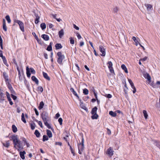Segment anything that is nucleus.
I'll return each mask as SVG.
<instances>
[{"label": "nucleus", "instance_id": "obj_1", "mask_svg": "<svg viewBox=\"0 0 160 160\" xmlns=\"http://www.w3.org/2000/svg\"><path fill=\"white\" fill-rule=\"evenodd\" d=\"M12 138L13 141L15 148H16V147H17L19 148L22 149L23 148L22 144L21 143L20 141L18 139L17 136H13L12 137Z\"/></svg>", "mask_w": 160, "mask_h": 160}, {"label": "nucleus", "instance_id": "obj_2", "mask_svg": "<svg viewBox=\"0 0 160 160\" xmlns=\"http://www.w3.org/2000/svg\"><path fill=\"white\" fill-rule=\"evenodd\" d=\"M57 55L58 57L57 61V62L59 64L62 65L63 64L62 61L65 58V56L62 54L61 52H58Z\"/></svg>", "mask_w": 160, "mask_h": 160}, {"label": "nucleus", "instance_id": "obj_3", "mask_svg": "<svg viewBox=\"0 0 160 160\" xmlns=\"http://www.w3.org/2000/svg\"><path fill=\"white\" fill-rule=\"evenodd\" d=\"M84 139L83 136H82V141L78 145V153L79 154H82V152L84 150Z\"/></svg>", "mask_w": 160, "mask_h": 160}, {"label": "nucleus", "instance_id": "obj_4", "mask_svg": "<svg viewBox=\"0 0 160 160\" xmlns=\"http://www.w3.org/2000/svg\"><path fill=\"white\" fill-rule=\"evenodd\" d=\"M14 23H17L19 25L20 29L22 32L24 31V24L23 22L16 19H14ZM13 25H15V24L14 23Z\"/></svg>", "mask_w": 160, "mask_h": 160}, {"label": "nucleus", "instance_id": "obj_5", "mask_svg": "<svg viewBox=\"0 0 160 160\" xmlns=\"http://www.w3.org/2000/svg\"><path fill=\"white\" fill-rule=\"evenodd\" d=\"M31 72L33 74H35L36 73L35 71L33 68H29L28 66L26 67V74L28 77L29 78L31 76Z\"/></svg>", "mask_w": 160, "mask_h": 160}, {"label": "nucleus", "instance_id": "obj_6", "mask_svg": "<svg viewBox=\"0 0 160 160\" xmlns=\"http://www.w3.org/2000/svg\"><path fill=\"white\" fill-rule=\"evenodd\" d=\"M42 120H48L49 116L48 113L45 111L43 112L41 114Z\"/></svg>", "mask_w": 160, "mask_h": 160}, {"label": "nucleus", "instance_id": "obj_7", "mask_svg": "<svg viewBox=\"0 0 160 160\" xmlns=\"http://www.w3.org/2000/svg\"><path fill=\"white\" fill-rule=\"evenodd\" d=\"M108 67L110 72L111 73H114V71L112 67L113 65L112 62L110 61H108Z\"/></svg>", "mask_w": 160, "mask_h": 160}, {"label": "nucleus", "instance_id": "obj_8", "mask_svg": "<svg viewBox=\"0 0 160 160\" xmlns=\"http://www.w3.org/2000/svg\"><path fill=\"white\" fill-rule=\"evenodd\" d=\"M113 150L111 147H110L107 149L106 153L108 156L111 157L113 155Z\"/></svg>", "mask_w": 160, "mask_h": 160}, {"label": "nucleus", "instance_id": "obj_9", "mask_svg": "<svg viewBox=\"0 0 160 160\" xmlns=\"http://www.w3.org/2000/svg\"><path fill=\"white\" fill-rule=\"evenodd\" d=\"M128 81L129 84L131 85V87L132 89H133V92L134 93H135L136 91V89L132 80L131 79L128 78Z\"/></svg>", "mask_w": 160, "mask_h": 160}, {"label": "nucleus", "instance_id": "obj_10", "mask_svg": "<svg viewBox=\"0 0 160 160\" xmlns=\"http://www.w3.org/2000/svg\"><path fill=\"white\" fill-rule=\"evenodd\" d=\"M99 50L100 52L102 53L101 55L103 57L105 56L106 54L105 50L103 47L102 46H100L99 47Z\"/></svg>", "mask_w": 160, "mask_h": 160}, {"label": "nucleus", "instance_id": "obj_11", "mask_svg": "<svg viewBox=\"0 0 160 160\" xmlns=\"http://www.w3.org/2000/svg\"><path fill=\"white\" fill-rule=\"evenodd\" d=\"M70 91L71 92H72V93L77 98V99L80 102H81V99L79 98L78 95L76 92L74 90V89L72 88H70Z\"/></svg>", "mask_w": 160, "mask_h": 160}, {"label": "nucleus", "instance_id": "obj_12", "mask_svg": "<svg viewBox=\"0 0 160 160\" xmlns=\"http://www.w3.org/2000/svg\"><path fill=\"white\" fill-rule=\"evenodd\" d=\"M3 76L4 79H5L6 83H7L8 82L9 80L8 74L6 72H3Z\"/></svg>", "mask_w": 160, "mask_h": 160}, {"label": "nucleus", "instance_id": "obj_13", "mask_svg": "<svg viewBox=\"0 0 160 160\" xmlns=\"http://www.w3.org/2000/svg\"><path fill=\"white\" fill-rule=\"evenodd\" d=\"M145 6L147 8V10L148 11H149L150 10H152L153 9L152 6L149 4H145Z\"/></svg>", "mask_w": 160, "mask_h": 160}, {"label": "nucleus", "instance_id": "obj_14", "mask_svg": "<svg viewBox=\"0 0 160 160\" xmlns=\"http://www.w3.org/2000/svg\"><path fill=\"white\" fill-rule=\"evenodd\" d=\"M42 74L43 77L46 79L47 80L49 81L50 80V77L48 76V74L44 72H43Z\"/></svg>", "mask_w": 160, "mask_h": 160}, {"label": "nucleus", "instance_id": "obj_15", "mask_svg": "<svg viewBox=\"0 0 160 160\" xmlns=\"http://www.w3.org/2000/svg\"><path fill=\"white\" fill-rule=\"evenodd\" d=\"M1 91V90H0ZM5 95L2 92L0 91V101H3L5 100Z\"/></svg>", "mask_w": 160, "mask_h": 160}, {"label": "nucleus", "instance_id": "obj_16", "mask_svg": "<svg viewBox=\"0 0 160 160\" xmlns=\"http://www.w3.org/2000/svg\"><path fill=\"white\" fill-rule=\"evenodd\" d=\"M41 37L45 41H48L49 40V37L47 35L44 34L41 36Z\"/></svg>", "mask_w": 160, "mask_h": 160}, {"label": "nucleus", "instance_id": "obj_17", "mask_svg": "<svg viewBox=\"0 0 160 160\" xmlns=\"http://www.w3.org/2000/svg\"><path fill=\"white\" fill-rule=\"evenodd\" d=\"M32 80L36 84L38 85L39 83L38 80L35 76H32L31 77Z\"/></svg>", "mask_w": 160, "mask_h": 160}, {"label": "nucleus", "instance_id": "obj_18", "mask_svg": "<svg viewBox=\"0 0 160 160\" xmlns=\"http://www.w3.org/2000/svg\"><path fill=\"white\" fill-rule=\"evenodd\" d=\"M64 34V31L63 29H62L58 32V35L59 38H61L63 36Z\"/></svg>", "mask_w": 160, "mask_h": 160}, {"label": "nucleus", "instance_id": "obj_19", "mask_svg": "<svg viewBox=\"0 0 160 160\" xmlns=\"http://www.w3.org/2000/svg\"><path fill=\"white\" fill-rule=\"evenodd\" d=\"M53 43L52 42L50 43L49 45L48 46L47 48V50L49 51H51L52 50V45Z\"/></svg>", "mask_w": 160, "mask_h": 160}, {"label": "nucleus", "instance_id": "obj_20", "mask_svg": "<svg viewBox=\"0 0 160 160\" xmlns=\"http://www.w3.org/2000/svg\"><path fill=\"white\" fill-rule=\"evenodd\" d=\"M2 28L5 31H7V28L6 26L5 21L4 19H3Z\"/></svg>", "mask_w": 160, "mask_h": 160}, {"label": "nucleus", "instance_id": "obj_21", "mask_svg": "<svg viewBox=\"0 0 160 160\" xmlns=\"http://www.w3.org/2000/svg\"><path fill=\"white\" fill-rule=\"evenodd\" d=\"M154 144L160 149V142L156 140H154Z\"/></svg>", "mask_w": 160, "mask_h": 160}, {"label": "nucleus", "instance_id": "obj_22", "mask_svg": "<svg viewBox=\"0 0 160 160\" xmlns=\"http://www.w3.org/2000/svg\"><path fill=\"white\" fill-rule=\"evenodd\" d=\"M55 47L56 49H59L62 48V47L60 43H57L55 45Z\"/></svg>", "mask_w": 160, "mask_h": 160}, {"label": "nucleus", "instance_id": "obj_23", "mask_svg": "<svg viewBox=\"0 0 160 160\" xmlns=\"http://www.w3.org/2000/svg\"><path fill=\"white\" fill-rule=\"evenodd\" d=\"M144 77L146 78L149 81H151V78L149 74L147 73L144 75Z\"/></svg>", "mask_w": 160, "mask_h": 160}, {"label": "nucleus", "instance_id": "obj_24", "mask_svg": "<svg viewBox=\"0 0 160 160\" xmlns=\"http://www.w3.org/2000/svg\"><path fill=\"white\" fill-rule=\"evenodd\" d=\"M98 110V108L96 107H95L94 108H92L91 111V114H97V111Z\"/></svg>", "mask_w": 160, "mask_h": 160}, {"label": "nucleus", "instance_id": "obj_25", "mask_svg": "<svg viewBox=\"0 0 160 160\" xmlns=\"http://www.w3.org/2000/svg\"><path fill=\"white\" fill-rule=\"evenodd\" d=\"M26 153L25 151H23L22 152H20V155L21 158L22 159H25L24 154Z\"/></svg>", "mask_w": 160, "mask_h": 160}, {"label": "nucleus", "instance_id": "obj_26", "mask_svg": "<svg viewBox=\"0 0 160 160\" xmlns=\"http://www.w3.org/2000/svg\"><path fill=\"white\" fill-rule=\"evenodd\" d=\"M121 67L122 68L124 71L126 73H128V71L127 68L126 67V66L124 64H122L121 65Z\"/></svg>", "mask_w": 160, "mask_h": 160}, {"label": "nucleus", "instance_id": "obj_27", "mask_svg": "<svg viewBox=\"0 0 160 160\" xmlns=\"http://www.w3.org/2000/svg\"><path fill=\"white\" fill-rule=\"evenodd\" d=\"M44 121L45 125L49 129H52L50 125L47 122V121Z\"/></svg>", "mask_w": 160, "mask_h": 160}, {"label": "nucleus", "instance_id": "obj_28", "mask_svg": "<svg viewBox=\"0 0 160 160\" xmlns=\"http://www.w3.org/2000/svg\"><path fill=\"white\" fill-rule=\"evenodd\" d=\"M47 134L49 138H51L52 137V134L51 132L49 130H47Z\"/></svg>", "mask_w": 160, "mask_h": 160}, {"label": "nucleus", "instance_id": "obj_29", "mask_svg": "<svg viewBox=\"0 0 160 160\" xmlns=\"http://www.w3.org/2000/svg\"><path fill=\"white\" fill-rule=\"evenodd\" d=\"M80 106H81V107L84 110L87 111V108L84 105H83V102H82L81 101L80 102Z\"/></svg>", "mask_w": 160, "mask_h": 160}, {"label": "nucleus", "instance_id": "obj_30", "mask_svg": "<svg viewBox=\"0 0 160 160\" xmlns=\"http://www.w3.org/2000/svg\"><path fill=\"white\" fill-rule=\"evenodd\" d=\"M31 129L32 130H33L35 129V127H36V125L35 123L33 122L32 123H30Z\"/></svg>", "mask_w": 160, "mask_h": 160}, {"label": "nucleus", "instance_id": "obj_31", "mask_svg": "<svg viewBox=\"0 0 160 160\" xmlns=\"http://www.w3.org/2000/svg\"><path fill=\"white\" fill-rule=\"evenodd\" d=\"M92 115L91 116V118L92 119H97L98 117L97 114H92Z\"/></svg>", "mask_w": 160, "mask_h": 160}, {"label": "nucleus", "instance_id": "obj_32", "mask_svg": "<svg viewBox=\"0 0 160 160\" xmlns=\"http://www.w3.org/2000/svg\"><path fill=\"white\" fill-rule=\"evenodd\" d=\"M44 105V103L43 101H42L40 102L39 106L38 107V108L40 110L42 109L43 108Z\"/></svg>", "mask_w": 160, "mask_h": 160}, {"label": "nucleus", "instance_id": "obj_33", "mask_svg": "<svg viewBox=\"0 0 160 160\" xmlns=\"http://www.w3.org/2000/svg\"><path fill=\"white\" fill-rule=\"evenodd\" d=\"M119 10L118 8L117 7H115L113 9L112 12L114 13L118 12Z\"/></svg>", "mask_w": 160, "mask_h": 160}, {"label": "nucleus", "instance_id": "obj_34", "mask_svg": "<svg viewBox=\"0 0 160 160\" xmlns=\"http://www.w3.org/2000/svg\"><path fill=\"white\" fill-rule=\"evenodd\" d=\"M40 27L42 30H44L46 28V25L45 23H42L40 25Z\"/></svg>", "mask_w": 160, "mask_h": 160}, {"label": "nucleus", "instance_id": "obj_35", "mask_svg": "<svg viewBox=\"0 0 160 160\" xmlns=\"http://www.w3.org/2000/svg\"><path fill=\"white\" fill-rule=\"evenodd\" d=\"M12 130L14 132H16L17 131V129L16 126L14 125H13L12 126Z\"/></svg>", "mask_w": 160, "mask_h": 160}, {"label": "nucleus", "instance_id": "obj_36", "mask_svg": "<svg viewBox=\"0 0 160 160\" xmlns=\"http://www.w3.org/2000/svg\"><path fill=\"white\" fill-rule=\"evenodd\" d=\"M143 113L144 114V117L146 119H147L148 117V114H147L146 111L144 110L143 111Z\"/></svg>", "mask_w": 160, "mask_h": 160}, {"label": "nucleus", "instance_id": "obj_37", "mask_svg": "<svg viewBox=\"0 0 160 160\" xmlns=\"http://www.w3.org/2000/svg\"><path fill=\"white\" fill-rule=\"evenodd\" d=\"M34 134L35 135L36 137L37 138H38L40 137V133H39V131L37 130H36L35 131Z\"/></svg>", "mask_w": 160, "mask_h": 160}, {"label": "nucleus", "instance_id": "obj_38", "mask_svg": "<svg viewBox=\"0 0 160 160\" xmlns=\"http://www.w3.org/2000/svg\"><path fill=\"white\" fill-rule=\"evenodd\" d=\"M4 146L5 147L8 148L9 146L10 143L9 141H7L5 143H3Z\"/></svg>", "mask_w": 160, "mask_h": 160}, {"label": "nucleus", "instance_id": "obj_39", "mask_svg": "<svg viewBox=\"0 0 160 160\" xmlns=\"http://www.w3.org/2000/svg\"><path fill=\"white\" fill-rule=\"evenodd\" d=\"M109 114L112 117H115L116 116V113L112 111H110L109 112Z\"/></svg>", "mask_w": 160, "mask_h": 160}, {"label": "nucleus", "instance_id": "obj_40", "mask_svg": "<svg viewBox=\"0 0 160 160\" xmlns=\"http://www.w3.org/2000/svg\"><path fill=\"white\" fill-rule=\"evenodd\" d=\"M83 93L85 95H87L88 93V90L87 88H84L83 90Z\"/></svg>", "mask_w": 160, "mask_h": 160}, {"label": "nucleus", "instance_id": "obj_41", "mask_svg": "<svg viewBox=\"0 0 160 160\" xmlns=\"http://www.w3.org/2000/svg\"><path fill=\"white\" fill-rule=\"evenodd\" d=\"M5 18H6V19L7 20V21L9 23L11 22V20L10 19V17L9 15H7L5 17Z\"/></svg>", "mask_w": 160, "mask_h": 160}, {"label": "nucleus", "instance_id": "obj_42", "mask_svg": "<svg viewBox=\"0 0 160 160\" xmlns=\"http://www.w3.org/2000/svg\"><path fill=\"white\" fill-rule=\"evenodd\" d=\"M48 136H47L46 135H44L43 136V139L42 140L43 141H47L48 140Z\"/></svg>", "mask_w": 160, "mask_h": 160}, {"label": "nucleus", "instance_id": "obj_43", "mask_svg": "<svg viewBox=\"0 0 160 160\" xmlns=\"http://www.w3.org/2000/svg\"><path fill=\"white\" fill-rule=\"evenodd\" d=\"M8 83V88L10 90H12V89L13 88L11 85V84L9 82H8L7 83Z\"/></svg>", "mask_w": 160, "mask_h": 160}, {"label": "nucleus", "instance_id": "obj_44", "mask_svg": "<svg viewBox=\"0 0 160 160\" xmlns=\"http://www.w3.org/2000/svg\"><path fill=\"white\" fill-rule=\"evenodd\" d=\"M70 43L72 44H73L74 43V40L73 38L71 37L70 38Z\"/></svg>", "mask_w": 160, "mask_h": 160}, {"label": "nucleus", "instance_id": "obj_45", "mask_svg": "<svg viewBox=\"0 0 160 160\" xmlns=\"http://www.w3.org/2000/svg\"><path fill=\"white\" fill-rule=\"evenodd\" d=\"M37 90L38 91H41V92H42L43 90L41 86H39L38 87Z\"/></svg>", "mask_w": 160, "mask_h": 160}, {"label": "nucleus", "instance_id": "obj_46", "mask_svg": "<svg viewBox=\"0 0 160 160\" xmlns=\"http://www.w3.org/2000/svg\"><path fill=\"white\" fill-rule=\"evenodd\" d=\"M32 35L37 40V41H38V37L36 35L35 33V32H32Z\"/></svg>", "mask_w": 160, "mask_h": 160}, {"label": "nucleus", "instance_id": "obj_47", "mask_svg": "<svg viewBox=\"0 0 160 160\" xmlns=\"http://www.w3.org/2000/svg\"><path fill=\"white\" fill-rule=\"evenodd\" d=\"M11 97L14 100H15L17 99V97L13 94H11Z\"/></svg>", "mask_w": 160, "mask_h": 160}, {"label": "nucleus", "instance_id": "obj_48", "mask_svg": "<svg viewBox=\"0 0 160 160\" xmlns=\"http://www.w3.org/2000/svg\"><path fill=\"white\" fill-rule=\"evenodd\" d=\"M70 148L71 151L72 152V153L73 154V156H74L75 155V153H74V150L73 149V148H72L71 146H70Z\"/></svg>", "mask_w": 160, "mask_h": 160}, {"label": "nucleus", "instance_id": "obj_49", "mask_svg": "<svg viewBox=\"0 0 160 160\" xmlns=\"http://www.w3.org/2000/svg\"><path fill=\"white\" fill-rule=\"evenodd\" d=\"M40 17H38L36 18L35 20V23L36 24H37L39 22V19H40Z\"/></svg>", "mask_w": 160, "mask_h": 160}, {"label": "nucleus", "instance_id": "obj_50", "mask_svg": "<svg viewBox=\"0 0 160 160\" xmlns=\"http://www.w3.org/2000/svg\"><path fill=\"white\" fill-rule=\"evenodd\" d=\"M76 35H77V37H78V39H80L82 38V37H81V35L79 33L77 32L76 33Z\"/></svg>", "mask_w": 160, "mask_h": 160}, {"label": "nucleus", "instance_id": "obj_51", "mask_svg": "<svg viewBox=\"0 0 160 160\" xmlns=\"http://www.w3.org/2000/svg\"><path fill=\"white\" fill-rule=\"evenodd\" d=\"M60 115L59 113H58L56 114L54 118L55 119H57L58 118L60 117Z\"/></svg>", "mask_w": 160, "mask_h": 160}, {"label": "nucleus", "instance_id": "obj_52", "mask_svg": "<svg viewBox=\"0 0 160 160\" xmlns=\"http://www.w3.org/2000/svg\"><path fill=\"white\" fill-rule=\"evenodd\" d=\"M105 96L108 98H111L112 97V95L110 94H106Z\"/></svg>", "mask_w": 160, "mask_h": 160}, {"label": "nucleus", "instance_id": "obj_53", "mask_svg": "<svg viewBox=\"0 0 160 160\" xmlns=\"http://www.w3.org/2000/svg\"><path fill=\"white\" fill-rule=\"evenodd\" d=\"M34 110L35 111V114H36V115L37 116H38L39 115V113H38L37 110V109L35 108H34Z\"/></svg>", "mask_w": 160, "mask_h": 160}, {"label": "nucleus", "instance_id": "obj_54", "mask_svg": "<svg viewBox=\"0 0 160 160\" xmlns=\"http://www.w3.org/2000/svg\"><path fill=\"white\" fill-rule=\"evenodd\" d=\"M3 63H4V64H5L7 67H8L9 65L7 62L6 59L5 60V61H3Z\"/></svg>", "mask_w": 160, "mask_h": 160}, {"label": "nucleus", "instance_id": "obj_55", "mask_svg": "<svg viewBox=\"0 0 160 160\" xmlns=\"http://www.w3.org/2000/svg\"><path fill=\"white\" fill-rule=\"evenodd\" d=\"M62 143L61 142H56L55 143V145H60V146H61L62 145Z\"/></svg>", "mask_w": 160, "mask_h": 160}, {"label": "nucleus", "instance_id": "obj_56", "mask_svg": "<svg viewBox=\"0 0 160 160\" xmlns=\"http://www.w3.org/2000/svg\"><path fill=\"white\" fill-rule=\"evenodd\" d=\"M10 91L11 94H12L13 95L16 94V92H15V91L13 89H12V90H11Z\"/></svg>", "mask_w": 160, "mask_h": 160}, {"label": "nucleus", "instance_id": "obj_57", "mask_svg": "<svg viewBox=\"0 0 160 160\" xmlns=\"http://www.w3.org/2000/svg\"><path fill=\"white\" fill-rule=\"evenodd\" d=\"M73 26L74 28H75L76 30H79V28L75 24H73Z\"/></svg>", "mask_w": 160, "mask_h": 160}, {"label": "nucleus", "instance_id": "obj_58", "mask_svg": "<svg viewBox=\"0 0 160 160\" xmlns=\"http://www.w3.org/2000/svg\"><path fill=\"white\" fill-rule=\"evenodd\" d=\"M21 120H25L24 117V115L23 113H22L21 116Z\"/></svg>", "mask_w": 160, "mask_h": 160}, {"label": "nucleus", "instance_id": "obj_59", "mask_svg": "<svg viewBox=\"0 0 160 160\" xmlns=\"http://www.w3.org/2000/svg\"><path fill=\"white\" fill-rule=\"evenodd\" d=\"M132 39L135 42H138V40L136 39V38L135 37H133L132 38Z\"/></svg>", "mask_w": 160, "mask_h": 160}, {"label": "nucleus", "instance_id": "obj_60", "mask_svg": "<svg viewBox=\"0 0 160 160\" xmlns=\"http://www.w3.org/2000/svg\"><path fill=\"white\" fill-rule=\"evenodd\" d=\"M93 92L94 93V96H95V98H96V99H98L97 95L96 93L95 92V90H93Z\"/></svg>", "mask_w": 160, "mask_h": 160}, {"label": "nucleus", "instance_id": "obj_61", "mask_svg": "<svg viewBox=\"0 0 160 160\" xmlns=\"http://www.w3.org/2000/svg\"><path fill=\"white\" fill-rule=\"evenodd\" d=\"M43 56L46 59H47L48 58V55L46 53H44Z\"/></svg>", "mask_w": 160, "mask_h": 160}, {"label": "nucleus", "instance_id": "obj_62", "mask_svg": "<svg viewBox=\"0 0 160 160\" xmlns=\"http://www.w3.org/2000/svg\"><path fill=\"white\" fill-rule=\"evenodd\" d=\"M12 61L16 65H18V64L17 63V62H16V60H15V58H13V59H12Z\"/></svg>", "mask_w": 160, "mask_h": 160}, {"label": "nucleus", "instance_id": "obj_63", "mask_svg": "<svg viewBox=\"0 0 160 160\" xmlns=\"http://www.w3.org/2000/svg\"><path fill=\"white\" fill-rule=\"evenodd\" d=\"M147 59V57H145L141 59V60L142 61H146Z\"/></svg>", "mask_w": 160, "mask_h": 160}, {"label": "nucleus", "instance_id": "obj_64", "mask_svg": "<svg viewBox=\"0 0 160 160\" xmlns=\"http://www.w3.org/2000/svg\"><path fill=\"white\" fill-rule=\"evenodd\" d=\"M107 129L108 131L107 133H108V134L109 135L111 134V131L108 128H107Z\"/></svg>", "mask_w": 160, "mask_h": 160}]
</instances>
